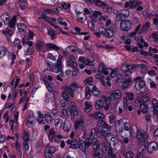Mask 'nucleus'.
Returning a JSON list of instances; mask_svg holds the SVG:
<instances>
[{"instance_id": "obj_15", "label": "nucleus", "mask_w": 158, "mask_h": 158, "mask_svg": "<svg viewBox=\"0 0 158 158\" xmlns=\"http://www.w3.org/2000/svg\"><path fill=\"white\" fill-rule=\"evenodd\" d=\"M62 124L63 121L61 119L57 118L55 120V124L57 130H59L62 128Z\"/></svg>"}, {"instance_id": "obj_23", "label": "nucleus", "mask_w": 158, "mask_h": 158, "mask_svg": "<svg viewBox=\"0 0 158 158\" xmlns=\"http://www.w3.org/2000/svg\"><path fill=\"white\" fill-rule=\"evenodd\" d=\"M71 125L68 121H65L63 125V129L64 131L68 132L70 129Z\"/></svg>"}, {"instance_id": "obj_48", "label": "nucleus", "mask_w": 158, "mask_h": 158, "mask_svg": "<svg viewBox=\"0 0 158 158\" xmlns=\"http://www.w3.org/2000/svg\"><path fill=\"white\" fill-rule=\"evenodd\" d=\"M83 143L85 145L86 147H87V148H88L91 145V142L90 141V140L88 137H87L86 139L84 142L83 141Z\"/></svg>"}, {"instance_id": "obj_49", "label": "nucleus", "mask_w": 158, "mask_h": 158, "mask_svg": "<svg viewBox=\"0 0 158 158\" xmlns=\"http://www.w3.org/2000/svg\"><path fill=\"white\" fill-rule=\"evenodd\" d=\"M34 118V117L31 116V115H29L27 118V123L26 124H27V123H30L31 124H33V121Z\"/></svg>"}, {"instance_id": "obj_63", "label": "nucleus", "mask_w": 158, "mask_h": 158, "mask_svg": "<svg viewBox=\"0 0 158 158\" xmlns=\"http://www.w3.org/2000/svg\"><path fill=\"white\" fill-rule=\"evenodd\" d=\"M47 58L50 59L52 60L55 61L56 60L55 56L51 53H48V55Z\"/></svg>"}, {"instance_id": "obj_3", "label": "nucleus", "mask_w": 158, "mask_h": 158, "mask_svg": "<svg viewBox=\"0 0 158 158\" xmlns=\"http://www.w3.org/2000/svg\"><path fill=\"white\" fill-rule=\"evenodd\" d=\"M132 26V24L130 21L128 20H122L120 24L122 30L127 32L131 29Z\"/></svg>"}, {"instance_id": "obj_44", "label": "nucleus", "mask_w": 158, "mask_h": 158, "mask_svg": "<svg viewBox=\"0 0 158 158\" xmlns=\"http://www.w3.org/2000/svg\"><path fill=\"white\" fill-rule=\"evenodd\" d=\"M125 80H124L123 78V77L120 74H118L117 75V79L116 80L117 83L121 82L123 81L124 82Z\"/></svg>"}, {"instance_id": "obj_13", "label": "nucleus", "mask_w": 158, "mask_h": 158, "mask_svg": "<svg viewBox=\"0 0 158 158\" xmlns=\"http://www.w3.org/2000/svg\"><path fill=\"white\" fill-rule=\"evenodd\" d=\"M93 142V148L94 151H99L100 150V148L98 140L97 139H93L92 140Z\"/></svg>"}, {"instance_id": "obj_7", "label": "nucleus", "mask_w": 158, "mask_h": 158, "mask_svg": "<svg viewBox=\"0 0 158 158\" xmlns=\"http://www.w3.org/2000/svg\"><path fill=\"white\" fill-rule=\"evenodd\" d=\"M129 12L127 9H123L121 10V12L119 13L118 14L116 15L115 20L117 22H120L122 21V16L125 17H128L129 15Z\"/></svg>"}, {"instance_id": "obj_30", "label": "nucleus", "mask_w": 158, "mask_h": 158, "mask_svg": "<svg viewBox=\"0 0 158 158\" xmlns=\"http://www.w3.org/2000/svg\"><path fill=\"white\" fill-rule=\"evenodd\" d=\"M17 19L16 16H14L11 21L8 23L9 26L10 27L13 28L14 27Z\"/></svg>"}, {"instance_id": "obj_34", "label": "nucleus", "mask_w": 158, "mask_h": 158, "mask_svg": "<svg viewBox=\"0 0 158 158\" xmlns=\"http://www.w3.org/2000/svg\"><path fill=\"white\" fill-rule=\"evenodd\" d=\"M24 134L23 135L22 138L23 142L28 141L29 140V135L28 132H26L25 130H23Z\"/></svg>"}, {"instance_id": "obj_20", "label": "nucleus", "mask_w": 158, "mask_h": 158, "mask_svg": "<svg viewBox=\"0 0 158 158\" xmlns=\"http://www.w3.org/2000/svg\"><path fill=\"white\" fill-rule=\"evenodd\" d=\"M112 150L113 148L111 147L109 149L107 152L108 158H117L116 155L113 153Z\"/></svg>"}, {"instance_id": "obj_60", "label": "nucleus", "mask_w": 158, "mask_h": 158, "mask_svg": "<svg viewBox=\"0 0 158 158\" xmlns=\"http://www.w3.org/2000/svg\"><path fill=\"white\" fill-rule=\"evenodd\" d=\"M3 33L6 35H8L9 36H11L12 35V31L9 30L8 29L6 31H3Z\"/></svg>"}, {"instance_id": "obj_64", "label": "nucleus", "mask_w": 158, "mask_h": 158, "mask_svg": "<svg viewBox=\"0 0 158 158\" xmlns=\"http://www.w3.org/2000/svg\"><path fill=\"white\" fill-rule=\"evenodd\" d=\"M102 14L99 11H94V13L93 14V15L94 16V17L96 18H97L98 15H101Z\"/></svg>"}, {"instance_id": "obj_27", "label": "nucleus", "mask_w": 158, "mask_h": 158, "mask_svg": "<svg viewBox=\"0 0 158 158\" xmlns=\"http://www.w3.org/2000/svg\"><path fill=\"white\" fill-rule=\"evenodd\" d=\"M150 27V23L149 22H147L145 24L143 25L142 27L140 29V31L142 32H145Z\"/></svg>"}, {"instance_id": "obj_50", "label": "nucleus", "mask_w": 158, "mask_h": 158, "mask_svg": "<svg viewBox=\"0 0 158 158\" xmlns=\"http://www.w3.org/2000/svg\"><path fill=\"white\" fill-rule=\"evenodd\" d=\"M125 94L127 95L129 100H132L134 99V95L133 93L126 92Z\"/></svg>"}, {"instance_id": "obj_4", "label": "nucleus", "mask_w": 158, "mask_h": 158, "mask_svg": "<svg viewBox=\"0 0 158 158\" xmlns=\"http://www.w3.org/2000/svg\"><path fill=\"white\" fill-rule=\"evenodd\" d=\"M56 150V148L54 146H52L47 147L44 152V155L46 158H51Z\"/></svg>"}, {"instance_id": "obj_43", "label": "nucleus", "mask_w": 158, "mask_h": 158, "mask_svg": "<svg viewBox=\"0 0 158 158\" xmlns=\"http://www.w3.org/2000/svg\"><path fill=\"white\" fill-rule=\"evenodd\" d=\"M55 135L54 133V131L53 130H51L49 132L48 137L50 140H52L55 137Z\"/></svg>"}, {"instance_id": "obj_26", "label": "nucleus", "mask_w": 158, "mask_h": 158, "mask_svg": "<svg viewBox=\"0 0 158 158\" xmlns=\"http://www.w3.org/2000/svg\"><path fill=\"white\" fill-rule=\"evenodd\" d=\"M85 107L84 108V110L86 112H89L91 110V105L88 102H86L84 104Z\"/></svg>"}, {"instance_id": "obj_28", "label": "nucleus", "mask_w": 158, "mask_h": 158, "mask_svg": "<svg viewBox=\"0 0 158 158\" xmlns=\"http://www.w3.org/2000/svg\"><path fill=\"white\" fill-rule=\"evenodd\" d=\"M69 112V110L67 108L63 109L62 111V114L61 117L64 119L66 118L69 115L68 113Z\"/></svg>"}, {"instance_id": "obj_61", "label": "nucleus", "mask_w": 158, "mask_h": 158, "mask_svg": "<svg viewBox=\"0 0 158 158\" xmlns=\"http://www.w3.org/2000/svg\"><path fill=\"white\" fill-rule=\"evenodd\" d=\"M109 118L110 123V124H112L114 122V116L112 115H111L109 116Z\"/></svg>"}, {"instance_id": "obj_5", "label": "nucleus", "mask_w": 158, "mask_h": 158, "mask_svg": "<svg viewBox=\"0 0 158 158\" xmlns=\"http://www.w3.org/2000/svg\"><path fill=\"white\" fill-rule=\"evenodd\" d=\"M99 31L104 36L109 38H111L114 36V33L111 28H109L106 30L102 28Z\"/></svg>"}, {"instance_id": "obj_57", "label": "nucleus", "mask_w": 158, "mask_h": 158, "mask_svg": "<svg viewBox=\"0 0 158 158\" xmlns=\"http://www.w3.org/2000/svg\"><path fill=\"white\" fill-rule=\"evenodd\" d=\"M6 15L7 16L5 18V20L6 21H8V22L6 23L5 21H4V23H5V24H6V25L9 22V16L8 15V13L7 12H5V13H3L2 15L1 16H4V15Z\"/></svg>"}, {"instance_id": "obj_17", "label": "nucleus", "mask_w": 158, "mask_h": 158, "mask_svg": "<svg viewBox=\"0 0 158 158\" xmlns=\"http://www.w3.org/2000/svg\"><path fill=\"white\" fill-rule=\"evenodd\" d=\"M104 102L102 100H99L96 102L95 107L97 110H99L103 107Z\"/></svg>"}, {"instance_id": "obj_45", "label": "nucleus", "mask_w": 158, "mask_h": 158, "mask_svg": "<svg viewBox=\"0 0 158 158\" xmlns=\"http://www.w3.org/2000/svg\"><path fill=\"white\" fill-rule=\"evenodd\" d=\"M98 131V129L93 128L90 131L89 133V138H91L92 137L94 136L95 134H97V131Z\"/></svg>"}, {"instance_id": "obj_40", "label": "nucleus", "mask_w": 158, "mask_h": 158, "mask_svg": "<svg viewBox=\"0 0 158 158\" xmlns=\"http://www.w3.org/2000/svg\"><path fill=\"white\" fill-rule=\"evenodd\" d=\"M28 39H25V37L23 38L22 40V44L23 45H24L25 44H26L27 43L28 45L30 47H31L32 45V42L31 41H28Z\"/></svg>"}, {"instance_id": "obj_10", "label": "nucleus", "mask_w": 158, "mask_h": 158, "mask_svg": "<svg viewBox=\"0 0 158 158\" xmlns=\"http://www.w3.org/2000/svg\"><path fill=\"white\" fill-rule=\"evenodd\" d=\"M158 147V145L155 142H152L148 146L147 150L149 153H151L154 150H156Z\"/></svg>"}, {"instance_id": "obj_11", "label": "nucleus", "mask_w": 158, "mask_h": 158, "mask_svg": "<svg viewBox=\"0 0 158 158\" xmlns=\"http://www.w3.org/2000/svg\"><path fill=\"white\" fill-rule=\"evenodd\" d=\"M137 138L141 141H144L148 137L147 135L144 132H141L139 130L137 131L136 135Z\"/></svg>"}, {"instance_id": "obj_6", "label": "nucleus", "mask_w": 158, "mask_h": 158, "mask_svg": "<svg viewBox=\"0 0 158 158\" xmlns=\"http://www.w3.org/2000/svg\"><path fill=\"white\" fill-rule=\"evenodd\" d=\"M141 4V2L138 0H131L130 1L126 2L125 3L124 7L129 8H134L137 6Z\"/></svg>"}, {"instance_id": "obj_14", "label": "nucleus", "mask_w": 158, "mask_h": 158, "mask_svg": "<svg viewBox=\"0 0 158 158\" xmlns=\"http://www.w3.org/2000/svg\"><path fill=\"white\" fill-rule=\"evenodd\" d=\"M98 127H103L104 129L106 128H110V127L104 121L101 120L98 123Z\"/></svg>"}, {"instance_id": "obj_29", "label": "nucleus", "mask_w": 158, "mask_h": 158, "mask_svg": "<svg viewBox=\"0 0 158 158\" xmlns=\"http://www.w3.org/2000/svg\"><path fill=\"white\" fill-rule=\"evenodd\" d=\"M103 9L104 11L106 13H110L112 11V8L110 7L109 6L105 3V5L103 6Z\"/></svg>"}, {"instance_id": "obj_47", "label": "nucleus", "mask_w": 158, "mask_h": 158, "mask_svg": "<svg viewBox=\"0 0 158 158\" xmlns=\"http://www.w3.org/2000/svg\"><path fill=\"white\" fill-rule=\"evenodd\" d=\"M61 7L63 8L66 9L68 8H70L71 6L69 3H65L64 2H62L60 4Z\"/></svg>"}, {"instance_id": "obj_8", "label": "nucleus", "mask_w": 158, "mask_h": 158, "mask_svg": "<svg viewBox=\"0 0 158 158\" xmlns=\"http://www.w3.org/2000/svg\"><path fill=\"white\" fill-rule=\"evenodd\" d=\"M121 96V91L118 90L113 91L111 92L110 94V98L111 100H116L119 99Z\"/></svg>"}, {"instance_id": "obj_35", "label": "nucleus", "mask_w": 158, "mask_h": 158, "mask_svg": "<svg viewBox=\"0 0 158 158\" xmlns=\"http://www.w3.org/2000/svg\"><path fill=\"white\" fill-rule=\"evenodd\" d=\"M78 148L83 151L84 153L85 156L86 157V156L85 153V152L86 150V148H87V147H86V146L85 144L83 143H81L80 144H79Z\"/></svg>"}, {"instance_id": "obj_12", "label": "nucleus", "mask_w": 158, "mask_h": 158, "mask_svg": "<svg viewBox=\"0 0 158 158\" xmlns=\"http://www.w3.org/2000/svg\"><path fill=\"white\" fill-rule=\"evenodd\" d=\"M94 60V58L93 56H89L87 59L83 60V62L87 65L91 66L93 65V62Z\"/></svg>"}, {"instance_id": "obj_58", "label": "nucleus", "mask_w": 158, "mask_h": 158, "mask_svg": "<svg viewBox=\"0 0 158 158\" xmlns=\"http://www.w3.org/2000/svg\"><path fill=\"white\" fill-rule=\"evenodd\" d=\"M94 88H96V87L94 86L93 85L89 84L86 87L85 89H87V90L92 91V90H93Z\"/></svg>"}, {"instance_id": "obj_42", "label": "nucleus", "mask_w": 158, "mask_h": 158, "mask_svg": "<svg viewBox=\"0 0 158 158\" xmlns=\"http://www.w3.org/2000/svg\"><path fill=\"white\" fill-rule=\"evenodd\" d=\"M70 105L71 107L70 110V112L71 114V115H72L73 112L77 110V108L76 106L74 103L73 102H71L70 103Z\"/></svg>"}, {"instance_id": "obj_18", "label": "nucleus", "mask_w": 158, "mask_h": 158, "mask_svg": "<svg viewBox=\"0 0 158 158\" xmlns=\"http://www.w3.org/2000/svg\"><path fill=\"white\" fill-rule=\"evenodd\" d=\"M35 44L37 51L43 49L44 47L43 43L40 40H37L35 42Z\"/></svg>"}, {"instance_id": "obj_55", "label": "nucleus", "mask_w": 158, "mask_h": 158, "mask_svg": "<svg viewBox=\"0 0 158 158\" xmlns=\"http://www.w3.org/2000/svg\"><path fill=\"white\" fill-rule=\"evenodd\" d=\"M134 156L133 153L131 151L128 152L126 153L125 158H132Z\"/></svg>"}, {"instance_id": "obj_52", "label": "nucleus", "mask_w": 158, "mask_h": 158, "mask_svg": "<svg viewBox=\"0 0 158 158\" xmlns=\"http://www.w3.org/2000/svg\"><path fill=\"white\" fill-rule=\"evenodd\" d=\"M142 104L141 103V100L140 98H138L137 99H136L135 101L134 104L135 106H139Z\"/></svg>"}, {"instance_id": "obj_21", "label": "nucleus", "mask_w": 158, "mask_h": 158, "mask_svg": "<svg viewBox=\"0 0 158 158\" xmlns=\"http://www.w3.org/2000/svg\"><path fill=\"white\" fill-rule=\"evenodd\" d=\"M140 109L142 110L143 113L146 114L148 111V105L146 104L142 103L140 105Z\"/></svg>"}, {"instance_id": "obj_31", "label": "nucleus", "mask_w": 158, "mask_h": 158, "mask_svg": "<svg viewBox=\"0 0 158 158\" xmlns=\"http://www.w3.org/2000/svg\"><path fill=\"white\" fill-rule=\"evenodd\" d=\"M93 2L96 6L100 7L103 6L105 3L100 0H93Z\"/></svg>"}, {"instance_id": "obj_24", "label": "nucleus", "mask_w": 158, "mask_h": 158, "mask_svg": "<svg viewBox=\"0 0 158 158\" xmlns=\"http://www.w3.org/2000/svg\"><path fill=\"white\" fill-rule=\"evenodd\" d=\"M104 137L110 136V128H106L101 131Z\"/></svg>"}, {"instance_id": "obj_38", "label": "nucleus", "mask_w": 158, "mask_h": 158, "mask_svg": "<svg viewBox=\"0 0 158 158\" xmlns=\"http://www.w3.org/2000/svg\"><path fill=\"white\" fill-rule=\"evenodd\" d=\"M62 95L67 102L70 101L69 95L65 91H63L62 92Z\"/></svg>"}, {"instance_id": "obj_19", "label": "nucleus", "mask_w": 158, "mask_h": 158, "mask_svg": "<svg viewBox=\"0 0 158 158\" xmlns=\"http://www.w3.org/2000/svg\"><path fill=\"white\" fill-rule=\"evenodd\" d=\"M17 27L19 32H25L26 31L27 28L24 24L19 23L17 24Z\"/></svg>"}, {"instance_id": "obj_46", "label": "nucleus", "mask_w": 158, "mask_h": 158, "mask_svg": "<svg viewBox=\"0 0 158 158\" xmlns=\"http://www.w3.org/2000/svg\"><path fill=\"white\" fill-rule=\"evenodd\" d=\"M146 146L144 144H142L139 147L137 152L143 153V152L146 149Z\"/></svg>"}, {"instance_id": "obj_53", "label": "nucleus", "mask_w": 158, "mask_h": 158, "mask_svg": "<svg viewBox=\"0 0 158 158\" xmlns=\"http://www.w3.org/2000/svg\"><path fill=\"white\" fill-rule=\"evenodd\" d=\"M71 143H78L77 140L75 138H72L71 140L68 139L66 141V143L68 145H69Z\"/></svg>"}, {"instance_id": "obj_62", "label": "nucleus", "mask_w": 158, "mask_h": 158, "mask_svg": "<svg viewBox=\"0 0 158 158\" xmlns=\"http://www.w3.org/2000/svg\"><path fill=\"white\" fill-rule=\"evenodd\" d=\"M69 66L72 67L73 69H76V68L77 66V64L76 62L72 60V62H71L70 65Z\"/></svg>"}, {"instance_id": "obj_25", "label": "nucleus", "mask_w": 158, "mask_h": 158, "mask_svg": "<svg viewBox=\"0 0 158 158\" xmlns=\"http://www.w3.org/2000/svg\"><path fill=\"white\" fill-rule=\"evenodd\" d=\"M45 121L48 123H50L52 119V118L51 115L48 113L45 114Z\"/></svg>"}, {"instance_id": "obj_2", "label": "nucleus", "mask_w": 158, "mask_h": 158, "mask_svg": "<svg viewBox=\"0 0 158 158\" xmlns=\"http://www.w3.org/2000/svg\"><path fill=\"white\" fill-rule=\"evenodd\" d=\"M131 71L128 70L125 72V80L122 85L123 89H125L127 87L130 85V83L132 81L131 76Z\"/></svg>"}, {"instance_id": "obj_33", "label": "nucleus", "mask_w": 158, "mask_h": 158, "mask_svg": "<svg viewBox=\"0 0 158 158\" xmlns=\"http://www.w3.org/2000/svg\"><path fill=\"white\" fill-rule=\"evenodd\" d=\"M20 40L17 38L15 39L13 42L14 45L15 46H17L19 49H20L21 48V44H20Z\"/></svg>"}, {"instance_id": "obj_59", "label": "nucleus", "mask_w": 158, "mask_h": 158, "mask_svg": "<svg viewBox=\"0 0 158 158\" xmlns=\"http://www.w3.org/2000/svg\"><path fill=\"white\" fill-rule=\"evenodd\" d=\"M141 100V103L146 104V102H147L148 100V97L147 96H143L141 98H140Z\"/></svg>"}, {"instance_id": "obj_39", "label": "nucleus", "mask_w": 158, "mask_h": 158, "mask_svg": "<svg viewBox=\"0 0 158 158\" xmlns=\"http://www.w3.org/2000/svg\"><path fill=\"white\" fill-rule=\"evenodd\" d=\"M128 108L127 98H124L123 99V112H124L127 110Z\"/></svg>"}, {"instance_id": "obj_1", "label": "nucleus", "mask_w": 158, "mask_h": 158, "mask_svg": "<svg viewBox=\"0 0 158 158\" xmlns=\"http://www.w3.org/2000/svg\"><path fill=\"white\" fill-rule=\"evenodd\" d=\"M136 81L135 84V87L138 91H140L142 93H144L146 91V88L145 82L143 80L142 77L140 76H138L134 79Z\"/></svg>"}, {"instance_id": "obj_16", "label": "nucleus", "mask_w": 158, "mask_h": 158, "mask_svg": "<svg viewBox=\"0 0 158 158\" xmlns=\"http://www.w3.org/2000/svg\"><path fill=\"white\" fill-rule=\"evenodd\" d=\"M84 119L83 118L81 117L78 118L75 122L74 124L75 129H77L78 126L83 124Z\"/></svg>"}, {"instance_id": "obj_56", "label": "nucleus", "mask_w": 158, "mask_h": 158, "mask_svg": "<svg viewBox=\"0 0 158 158\" xmlns=\"http://www.w3.org/2000/svg\"><path fill=\"white\" fill-rule=\"evenodd\" d=\"M92 91H90L87 90V89H85V96L86 97V98L87 99H90V97L91 96V94L90 92H91Z\"/></svg>"}, {"instance_id": "obj_22", "label": "nucleus", "mask_w": 158, "mask_h": 158, "mask_svg": "<svg viewBox=\"0 0 158 158\" xmlns=\"http://www.w3.org/2000/svg\"><path fill=\"white\" fill-rule=\"evenodd\" d=\"M46 48L47 49H53L56 51L60 50V48L58 47L55 44L51 43L46 44Z\"/></svg>"}, {"instance_id": "obj_37", "label": "nucleus", "mask_w": 158, "mask_h": 158, "mask_svg": "<svg viewBox=\"0 0 158 158\" xmlns=\"http://www.w3.org/2000/svg\"><path fill=\"white\" fill-rule=\"evenodd\" d=\"M104 115L101 112L99 111L96 112V119H103L104 118Z\"/></svg>"}, {"instance_id": "obj_9", "label": "nucleus", "mask_w": 158, "mask_h": 158, "mask_svg": "<svg viewBox=\"0 0 158 158\" xmlns=\"http://www.w3.org/2000/svg\"><path fill=\"white\" fill-rule=\"evenodd\" d=\"M62 56L61 55L59 56L58 59L56 63L55 68L53 69V72L57 73L61 71L62 69L61 59Z\"/></svg>"}, {"instance_id": "obj_41", "label": "nucleus", "mask_w": 158, "mask_h": 158, "mask_svg": "<svg viewBox=\"0 0 158 158\" xmlns=\"http://www.w3.org/2000/svg\"><path fill=\"white\" fill-rule=\"evenodd\" d=\"M119 141L117 139L112 137L111 138V143L114 146H115L118 145Z\"/></svg>"}, {"instance_id": "obj_36", "label": "nucleus", "mask_w": 158, "mask_h": 158, "mask_svg": "<svg viewBox=\"0 0 158 158\" xmlns=\"http://www.w3.org/2000/svg\"><path fill=\"white\" fill-rule=\"evenodd\" d=\"M64 89L69 93L72 98L74 96L73 93V90L71 87L69 86H66L64 87Z\"/></svg>"}, {"instance_id": "obj_54", "label": "nucleus", "mask_w": 158, "mask_h": 158, "mask_svg": "<svg viewBox=\"0 0 158 158\" xmlns=\"http://www.w3.org/2000/svg\"><path fill=\"white\" fill-rule=\"evenodd\" d=\"M105 68L104 64L102 62H101V63L100 65L99 66V67L98 68V72H102L104 70Z\"/></svg>"}, {"instance_id": "obj_51", "label": "nucleus", "mask_w": 158, "mask_h": 158, "mask_svg": "<svg viewBox=\"0 0 158 158\" xmlns=\"http://www.w3.org/2000/svg\"><path fill=\"white\" fill-rule=\"evenodd\" d=\"M69 145V147L72 149H75L78 148L79 147V144L77 143H71Z\"/></svg>"}, {"instance_id": "obj_32", "label": "nucleus", "mask_w": 158, "mask_h": 158, "mask_svg": "<svg viewBox=\"0 0 158 158\" xmlns=\"http://www.w3.org/2000/svg\"><path fill=\"white\" fill-rule=\"evenodd\" d=\"M91 92L93 94L97 97H100L101 94V92L97 88H94V89L92 90Z\"/></svg>"}]
</instances>
